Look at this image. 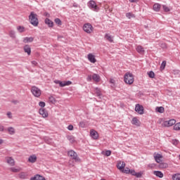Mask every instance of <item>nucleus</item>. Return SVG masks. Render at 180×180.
I'll return each mask as SVG.
<instances>
[{
	"label": "nucleus",
	"mask_w": 180,
	"mask_h": 180,
	"mask_svg": "<svg viewBox=\"0 0 180 180\" xmlns=\"http://www.w3.org/2000/svg\"><path fill=\"white\" fill-rule=\"evenodd\" d=\"M29 21L32 26H39V18L34 11H32L29 15Z\"/></svg>",
	"instance_id": "obj_1"
},
{
	"label": "nucleus",
	"mask_w": 180,
	"mask_h": 180,
	"mask_svg": "<svg viewBox=\"0 0 180 180\" xmlns=\"http://www.w3.org/2000/svg\"><path fill=\"white\" fill-rule=\"evenodd\" d=\"M124 81L125 84H128L129 85H131L134 82V77L133 74L128 72L124 75Z\"/></svg>",
	"instance_id": "obj_2"
},
{
	"label": "nucleus",
	"mask_w": 180,
	"mask_h": 180,
	"mask_svg": "<svg viewBox=\"0 0 180 180\" xmlns=\"http://www.w3.org/2000/svg\"><path fill=\"white\" fill-rule=\"evenodd\" d=\"M68 155L71 157V158H72L75 162H81V159L78 157V154H77L73 150H69L68 152Z\"/></svg>",
	"instance_id": "obj_3"
},
{
	"label": "nucleus",
	"mask_w": 180,
	"mask_h": 180,
	"mask_svg": "<svg viewBox=\"0 0 180 180\" xmlns=\"http://www.w3.org/2000/svg\"><path fill=\"white\" fill-rule=\"evenodd\" d=\"M31 92L32 95L35 96V98H40L41 95V90L39 89V87L36 86H32L31 88Z\"/></svg>",
	"instance_id": "obj_4"
},
{
	"label": "nucleus",
	"mask_w": 180,
	"mask_h": 180,
	"mask_svg": "<svg viewBox=\"0 0 180 180\" xmlns=\"http://www.w3.org/2000/svg\"><path fill=\"white\" fill-rule=\"evenodd\" d=\"M88 6L91 11H94V12H98L99 11V7L96 5V3L94 0H91L88 3Z\"/></svg>",
	"instance_id": "obj_5"
},
{
	"label": "nucleus",
	"mask_w": 180,
	"mask_h": 180,
	"mask_svg": "<svg viewBox=\"0 0 180 180\" xmlns=\"http://www.w3.org/2000/svg\"><path fill=\"white\" fill-rule=\"evenodd\" d=\"M54 83L58 84L60 86H61L63 88L64 86H68L71 85L72 84V82H71V81L61 82L60 80H55Z\"/></svg>",
	"instance_id": "obj_6"
},
{
	"label": "nucleus",
	"mask_w": 180,
	"mask_h": 180,
	"mask_svg": "<svg viewBox=\"0 0 180 180\" xmlns=\"http://www.w3.org/2000/svg\"><path fill=\"white\" fill-rule=\"evenodd\" d=\"M83 30L86 32V33H92L94 27H92V25H91L90 23H86L83 26Z\"/></svg>",
	"instance_id": "obj_7"
},
{
	"label": "nucleus",
	"mask_w": 180,
	"mask_h": 180,
	"mask_svg": "<svg viewBox=\"0 0 180 180\" xmlns=\"http://www.w3.org/2000/svg\"><path fill=\"white\" fill-rule=\"evenodd\" d=\"M135 111H136L139 115H144V107L140 104H136Z\"/></svg>",
	"instance_id": "obj_8"
},
{
	"label": "nucleus",
	"mask_w": 180,
	"mask_h": 180,
	"mask_svg": "<svg viewBox=\"0 0 180 180\" xmlns=\"http://www.w3.org/2000/svg\"><path fill=\"white\" fill-rule=\"evenodd\" d=\"M175 123H176L175 120H169L168 121L164 122L163 126H165V127H171V126H174Z\"/></svg>",
	"instance_id": "obj_9"
},
{
	"label": "nucleus",
	"mask_w": 180,
	"mask_h": 180,
	"mask_svg": "<svg viewBox=\"0 0 180 180\" xmlns=\"http://www.w3.org/2000/svg\"><path fill=\"white\" fill-rule=\"evenodd\" d=\"M39 115L42 116V117H49V112H47V110L44 108H40L39 110Z\"/></svg>",
	"instance_id": "obj_10"
},
{
	"label": "nucleus",
	"mask_w": 180,
	"mask_h": 180,
	"mask_svg": "<svg viewBox=\"0 0 180 180\" xmlns=\"http://www.w3.org/2000/svg\"><path fill=\"white\" fill-rule=\"evenodd\" d=\"M6 160L7 164H8V165H10L11 167L15 166V160L13 159L12 157L6 158Z\"/></svg>",
	"instance_id": "obj_11"
},
{
	"label": "nucleus",
	"mask_w": 180,
	"mask_h": 180,
	"mask_svg": "<svg viewBox=\"0 0 180 180\" xmlns=\"http://www.w3.org/2000/svg\"><path fill=\"white\" fill-rule=\"evenodd\" d=\"M90 136L94 139V140H98V137H99V135H98V131L91 129L90 131Z\"/></svg>",
	"instance_id": "obj_12"
},
{
	"label": "nucleus",
	"mask_w": 180,
	"mask_h": 180,
	"mask_svg": "<svg viewBox=\"0 0 180 180\" xmlns=\"http://www.w3.org/2000/svg\"><path fill=\"white\" fill-rule=\"evenodd\" d=\"M37 161V156L36 155H32L28 158V162H31L32 164H34Z\"/></svg>",
	"instance_id": "obj_13"
},
{
	"label": "nucleus",
	"mask_w": 180,
	"mask_h": 180,
	"mask_svg": "<svg viewBox=\"0 0 180 180\" xmlns=\"http://www.w3.org/2000/svg\"><path fill=\"white\" fill-rule=\"evenodd\" d=\"M23 50L25 53H27L28 56H30V54H32V48H30V46L29 45L24 46Z\"/></svg>",
	"instance_id": "obj_14"
},
{
	"label": "nucleus",
	"mask_w": 180,
	"mask_h": 180,
	"mask_svg": "<svg viewBox=\"0 0 180 180\" xmlns=\"http://www.w3.org/2000/svg\"><path fill=\"white\" fill-rule=\"evenodd\" d=\"M87 57H88V60H89V61H90V63H93L94 64H95V63L96 62V58H95V56H94V54L89 53L87 55Z\"/></svg>",
	"instance_id": "obj_15"
},
{
	"label": "nucleus",
	"mask_w": 180,
	"mask_h": 180,
	"mask_svg": "<svg viewBox=\"0 0 180 180\" xmlns=\"http://www.w3.org/2000/svg\"><path fill=\"white\" fill-rule=\"evenodd\" d=\"M161 158H162V155L161 154L158 153L154 155V159L155 160L156 162H158V164L162 162V160H161Z\"/></svg>",
	"instance_id": "obj_16"
},
{
	"label": "nucleus",
	"mask_w": 180,
	"mask_h": 180,
	"mask_svg": "<svg viewBox=\"0 0 180 180\" xmlns=\"http://www.w3.org/2000/svg\"><path fill=\"white\" fill-rule=\"evenodd\" d=\"M92 79L94 81V82H99L101 81V76L98 74H93L92 75Z\"/></svg>",
	"instance_id": "obj_17"
},
{
	"label": "nucleus",
	"mask_w": 180,
	"mask_h": 180,
	"mask_svg": "<svg viewBox=\"0 0 180 180\" xmlns=\"http://www.w3.org/2000/svg\"><path fill=\"white\" fill-rule=\"evenodd\" d=\"M45 24L49 26V27H53L54 26V22L49 18L45 19Z\"/></svg>",
	"instance_id": "obj_18"
},
{
	"label": "nucleus",
	"mask_w": 180,
	"mask_h": 180,
	"mask_svg": "<svg viewBox=\"0 0 180 180\" xmlns=\"http://www.w3.org/2000/svg\"><path fill=\"white\" fill-rule=\"evenodd\" d=\"M30 180H46V179L40 174H36L34 177H32Z\"/></svg>",
	"instance_id": "obj_19"
},
{
	"label": "nucleus",
	"mask_w": 180,
	"mask_h": 180,
	"mask_svg": "<svg viewBox=\"0 0 180 180\" xmlns=\"http://www.w3.org/2000/svg\"><path fill=\"white\" fill-rule=\"evenodd\" d=\"M104 38L105 40H108V41H110V43H113V37H112V35L105 34Z\"/></svg>",
	"instance_id": "obj_20"
},
{
	"label": "nucleus",
	"mask_w": 180,
	"mask_h": 180,
	"mask_svg": "<svg viewBox=\"0 0 180 180\" xmlns=\"http://www.w3.org/2000/svg\"><path fill=\"white\" fill-rule=\"evenodd\" d=\"M153 174L158 176V178L164 177V174L162 173V172H160V171H154Z\"/></svg>",
	"instance_id": "obj_21"
},
{
	"label": "nucleus",
	"mask_w": 180,
	"mask_h": 180,
	"mask_svg": "<svg viewBox=\"0 0 180 180\" xmlns=\"http://www.w3.org/2000/svg\"><path fill=\"white\" fill-rule=\"evenodd\" d=\"M160 9H161V4H155L153 5V11H155V12H160Z\"/></svg>",
	"instance_id": "obj_22"
},
{
	"label": "nucleus",
	"mask_w": 180,
	"mask_h": 180,
	"mask_svg": "<svg viewBox=\"0 0 180 180\" xmlns=\"http://www.w3.org/2000/svg\"><path fill=\"white\" fill-rule=\"evenodd\" d=\"M33 40H34V39L32 37H25L23 39V43H32V41H33Z\"/></svg>",
	"instance_id": "obj_23"
},
{
	"label": "nucleus",
	"mask_w": 180,
	"mask_h": 180,
	"mask_svg": "<svg viewBox=\"0 0 180 180\" xmlns=\"http://www.w3.org/2000/svg\"><path fill=\"white\" fill-rule=\"evenodd\" d=\"M131 123L135 126H140V121L139 120V119H137V117H134L132 119Z\"/></svg>",
	"instance_id": "obj_24"
},
{
	"label": "nucleus",
	"mask_w": 180,
	"mask_h": 180,
	"mask_svg": "<svg viewBox=\"0 0 180 180\" xmlns=\"http://www.w3.org/2000/svg\"><path fill=\"white\" fill-rule=\"evenodd\" d=\"M117 168L118 169H124V167H126V164L124 162H120V163L117 164Z\"/></svg>",
	"instance_id": "obj_25"
},
{
	"label": "nucleus",
	"mask_w": 180,
	"mask_h": 180,
	"mask_svg": "<svg viewBox=\"0 0 180 180\" xmlns=\"http://www.w3.org/2000/svg\"><path fill=\"white\" fill-rule=\"evenodd\" d=\"M95 93H96V95L97 96H98V98H101L102 96V93L101 91V89L99 88H96L95 89Z\"/></svg>",
	"instance_id": "obj_26"
},
{
	"label": "nucleus",
	"mask_w": 180,
	"mask_h": 180,
	"mask_svg": "<svg viewBox=\"0 0 180 180\" xmlns=\"http://www.w3.org/2000/svg\"><path fill=\"white\" fill-rule=\"evenodd\" d=\"M18 176L20 179H26V178H27V174L25 172H21L18 174Z\"/></svg>",
	"instance_id": "obj_27"
},
{
	"label": "nucleus",
	"mask_w": 180,
	"mask_h": 180,
	"mask_svg": "<svg viewBox=\"0 0 180 180\" xmlns=\"http://www.w3.org/2000/svg\"><path fill=\"white\" fill-rule=\"evenodd\" d=\"M9 134H11V136L15 134V128L10 127L7 129Z\"/></svg>",
	"instance_id": "obj_28"
},
{
	"label": "nucleus",
	"mask_w": 180,
	"mask_h": 180,
	"mask_svg": "<svg viewBox=\"0 0 180 180\" xmlns=\"http://www.w3.org/2000/svg\"><path fill=\"white\" fill-rule=\"evenodd\" d=\"M9 36L11 39H16V33L13 30L9 32Z\"/></svg>",
	"instance_id": "obj_29"
},
{
	"label": "nucleus",
	"mask_w": 180,
	"mask_h": 180,
	"mask_svg": "<svg viewBox=\"0 0 180 180\" xmlns=\"http://www.w3.org/2000/svg\"><path fill=\"white\" fill-rule=\"evenodd\" d=\"M136 51H138V53H140L141 54L144 53V48H143V46H138L136 47Z\"/></svg>",
	"instance_id": "obj_30"
},
{
	"label": "nucleus",
	"mask_w": 180,
	"mask_h": 180,
	"mask_svg": "<svg viewBox=\"0 0 180 180\" xmlns=\"http://www.w3.org/2000/svg\"><path fill=\"white\" fill-rule=\"evenodd\" d=\"M155 110L156 112H158V113H164V107H156Z\"/></svg>",
	"instance_id": "obj_31"
},
{
	"label": "nucleus",
	"mask_w": 180,
	"mask_h": 180,
	"mask_svg": "<svg viewBox=\"0 0 180 180\" xmlns=\"http://www.w3.org/2000/svg\"><path fill=\"white\" fill-rule=\"evenodd\" d=\"M172 179L173 180H180V174H174L172 175Z\"/></svg>",
	"instance_id": "obj_32"
},
{
	"label": "nucleus",
	"mask_w": 180,
	"mask_h": 180,
	"mask_svg": "<svg viewBox=\"0 0 180 180\" xmlns=\"http://www.w3.org/2000/svg\"><path fill=\"white\" fill-rule=\"evenodd\" d=\"M54 22L56 25H58V26H61V25H63V22H61V20H60V18H56L54 20Z\"/></svg>",
	"instance_id": "obj_33"
},
{
	"label": "nucleus",
	"mask_w": 180,
	"mask_h": 180,
	"mask_svg": "<svg viewBox=\"0 0 180 180\" xmlns=\"http://www.w3.org/2000/svg\"><path fill=\"white\" fill-rule=\"evenodd\" d=\"M166 65H167V61H165V60L162 61V63L160 65V70L162 71V70H165Z\"/></svg>",
	"instance_id": "obj_34"
},
{
	"label": "nucleus",
	"mask_w": 180,
	"mask_h": 180,
	"mask_svg": "<svg viewBox=\"0 0 180 180\" xmlns=\"http://www.w3.org/2000/svg\"><path fill=\"white\" fill-rule=\"evenodd\" d=\"M17 30L19 33H23V32H25V27L23 26H18L17 27Z\"/></svg>",
	"instance_id": "obj_35"
},
{
	"label": "nucleus",
	"mask_w": 180,
	"mask_h": 180,
	"mask_svg": "<svg viewBox=\"0 0 180 180\" xmlns=\"http://www.w3.org/2000/svg\"><path fill=\"white\" fill-rule=\"evenodd\" d=\"M102 154H103V155H105L106 157H109L112 154V151L110 150H105V152L103 151Z\"/></svg>",
	"instance_id": "obj_36"
},
{
	"label": "nucleus",
	"mask_w": 180,
	"mask_h": 180,
	"mask_svg": "<svg viewBox=\"0 0 180 180\" xmlns=\"http://www.w3.org/2000/svg\"><path fill=\"white\" fill-rule=\"evenodd\" d=\"M159 167L160 168H168V164L160 162V163L159 165Z\"/></svg>",
	"instance_id": "obj_37"
},
{
	"label": "nucleus",
	"mask_w": 180,
	"mask_h": 180,
	"mask_svg": "<svg viewBox=\"0 0 180 180\" xmlns=\"http://www.w3.org/2000/svg\"><path fill=\"white\" fill-rule=\"evenodd\" d=\"M148 75L149 78H154L155 77V73H154V72L153 71H150L149 72H148Z\"/></svg>",
	"instance_id": "obj_38"
},
{
	"label": "nucleus",
	"mask_w": 180,
	"mask_h": 180,
	"mask_svg": "<svg viewBox=\"0 0 180 180\" xmlns=\"http://www.w3.org/2000/svg\"><path fill=\"white\" fill-rule=\"evenodd\" d=\"M10 171H11V172H20V169H17V168H15V167H11Z\"/></svg>",
	"instance_id": "obj_39"
},
{
	"label": "nucleus",
	"mask_w": 180,
	"mask_h": 180,
	"mask_svg": "<svg viewBox=\"0 0 180 180\" xmlns=\"http://www.w3.org/2000/svg\"><path fill=\"white\" fill-rule=\"evenodd\" d=\"M68 140H69V141L70 143H74V141H75V139L74 138L73 136H68Z\"/></svg>",
	"instance_id": "obj_40"
},
{
	"label": "nucleus",
	"mask_w": 180,
	"mask_h": 180,
	"mask_svg": "<svg viewBox=\"0 0 180 180\" xmlns=\"http://www.w3.org/2000/svg\"><path fill=\"white\" fill-rule=\"evenodd\" d=\"M174 130H176V131L180 130V122L174 124Z\"/></svg>",
	"instance_id": "obj_41"
},
{
	"label": "nucleus",
	"mask_w": 180,
	"mask_h": 180,
	"mask_svg": "<svg viewBox=\"0 0 180 180\" xmlns=\"http://www.w3.org/2000/svg\"><path fill=\"white\" fill-rule=\"evenodd\" d=\"M122 172L124 174H130V169L126 167L125 169H122Z\"/></svg>",
	"instance_id": "obj_42"
},
{
	"label": "nucleus",
	"mask_w": 180,
	"mask_h": 180,
	"mask_svg": "<svg viewBox=\"0 0 180 180\" xmlns=\"http://www.w3.org/2000/svg\"><path fill=\"white\" fill-rule=\"evenodd\" d=\"M143 176V172H136L135 176H136V178H141V176Z\"/></svg>",
	"instance_id": "obj_43"
},
{
	"label": "nucleus",
	"mask_w": 180,
	"mask_h": 180,
	"mask_svg": "<svg viewBox=\"0 0 180 180\" xmlns=\"http://www.w3.org/2000/svg\"><path fill=\"white\" fill-rule=\"evenodd\" d=\"M49 101L51 102V103H56V98H54V97L51 96L49 97Z\"/></svg>",
	"instance_id": "obj_44"
},
{
	"label": "nucleus",
	"mask_w": 180,
	"mask_h": 180,
	"mask_svg": "<svg viewBox=\"0 0 180 180\" xmlns=\"http://www.w3.org/2000/svg\"><path fill=\"white\" fill-rule=\"evenodd\" d=\"M39 106H40L41 108H44V106H46V103L43 102V101H40L39 103Z\"/></svg>",
	"instance_id": "obj_45"
},
{
	"label": "nucleus",
	"mask_w": 180,
	"mask_h": 180,
	"mask_svg": "<svg viewBox=\"0 0 180 180\" xmlns=\"http://www.w3.org/2000/svg\"><path fill=\"white\" fill-rule=\"evenodd\" d=\"M127 18H128L129 19H130L131 18H133V16H134L133 14H131V13H127L126 14Z\"/></svg>",
	"instance_id": "obj_46"
},
{
	"label": "nucleus",
	"mask_w": 180,
	"mask_h": 180,
	"mask_svg": "<svg viewBox=\"0 0 180 180\" xmlns=\"http://www.w3.org/2000/svg\"><path fill=\"white\" fill-rule=\"evenodd\" d=\"M31 63L34 67H37V65H39V63H37L36 60H32Z\"/></svg>",
	"instance_id": "obj_47"
},
{
	"label": "nucleus",
	"mask_w": 180,
	"mask_h": 180,
	"mask_svg": "<svg viewBox=\"0 0 180 180\" xmlns=\"http://www.w3.org/2000/svg\"><path fill=\"white\" fill-rule=\"evenodd\" d=\"M6 130L5 127L0 124V131H6Z\"/></svg>",
	"instance_id": "obj_48"
},
{
	"label": "nucleus",
	"mask_w": 180,
	"mask_h": 180,
	"mask_svg": "<svg viewBox=\"0 0 180 180\" xmlns=\"http://www.w3.org/2000/svg\"><path fill=\"white\" fill-rule=\"evenodd\" d=\"M129 174H131V175H133L134 176H135L136 171L134 169H131V170H129Z\"/></svg>",
	"instance_id": "obj_49"
},
{
	"label": "nucleus",
	"mask_w": 180,
	"mask_h": 180,
	"mask_svg": "<svg viewBox=\"0 0 180 180\" xmlns=\"http://www.w3.org/2000/svg\"><path fill=\"white\" fill-rule=\"evenodd\" d=\"M79 127H82V129H84L85 127V122H79Z\"/></svg>",
	"instance_id": "obj_50"
},
{
	"label": "nucleus",
	"mask_w": 180,
	"mask_h": 180,
	"mask_svg": "<svg viewBox=\"0 0 180 180\" xmlns=\"http://www.w3.org/2000/svg\"><path fill=\"white\" fill-rule=\"evenodd\" d=\"M163 10L165 12H169V8L167 6H163Z\"/></svg>",
	"instance_id": "obj_51"
},
{
	"label": "nucleus",
	"mask_w": 180,
	"mask_h": 180,
	"mask_svg": "<svg viewBox=\"0 0 180 180\" xmlns=\"http://www.w3.org/2000/svg\"><path fill=\"white\" fill-rule=\"evenodd\" d=\"M148 168H155V163H150L148 165Z\"/></svg>",
	"instance_id": "obj_52"
},
{
	"label": "nucleus",
	"mask_w": 180,
	"mask_h": 180,
	"mask_svg": "<svg viewBox=\"0 0 180 180\" xmlns=\"http://www.w3.org/2000/svg\"><path fill=\"white\" fill-rule=\"evenodd\" d=\"M87 81L89 82L91 81H92V76L91 75H88L87 78H86Z\"/></svg>",
	"instance_id": "obj_53"
},
{
	"label": "nucleus",
	"mask_w": 180,
	"mask_h": 180,
	"mask_svg": "<svg viewBox=\"0 0 180 180\" xmlns=\"http://www.w3.org/2000/svg\"><path fill=\"white\" fill-rule=\"evenodd\" d=\"M7 116H8V119H12V112H8Z\"/></svg>",
	"instance_id": "obj_54"
},
{
	"label": "nucleus",
	"mask_w": 180,
	"mask_h": 180,
	"mask_svg": "<svg viewBox=\"0 0 180 180\" xmlns=\"http://www.w3.org/2000/svg\"><path fill=\"white\" fill-rule=\"evenodd\" d=\"M68 129H69V130H74V126H72V125H69L68 127Z\"/></svg>",
	"instance_id": "obj_55"
},
{
	"label": "nucleus",
	"mask_w": 180,
	"mask_h": 180,
	"mask_svg": "<svg viewBox=\"0 0 180 180\" xmlns=\"http://www.w3.org/2000/svg\"><path fill=\"white\" fill-rule=\"evenodd\" d=\"M161 47H162V49H167V44L162 43V44H161Z\"/></svg>",
	"instance_id": "obj_56"
},
{
	"label": "nucleus",
	"mask_w": 180,
	"mask_h": 180,
	"mask_svg": "<svg viewBox=\"0 0 180 180\" xmlns=\"http://www.w3.org/2000/svg\"><path fill=\"white\" fill-rule=\"evenodd\" d=\"M44 16H46V18H50V13H47V12L44 13Z\"/></svg>",
	"instance_id": "obj_57"
},
{
	"label": "nucleus",
	"mask_w": 180,
	"mask_h": 180,
	"mask_svg": "<svg viewBox=\"0 0 180 180\" xmlns=\"http://www.w3.org/2000/svg\"><path fill=\"white\" fill-rule=\"evenodd\" d=\"M115 79H110V84H112L113 85H115Z\"/></svg>",
	"instance_id": "obj_58"
},
{
	"label": "nucleus",
	"mask_w": 180,
	"mask_h": 180,
	"mask_svg": "<svg viewBox=\"0 0 180 180\" xmlns=\"http://www.w3.org/2000/svg\"><path fill=\"white\" fill-rule=\"evenodd\" d=\"M173 144H174V146H176V145L178 144V140L175 139V140L174 141V142H173Z\"/></svg>",
	"instance_id": "obj_59"
},
{
	"label": "nucleus",
	"mask_w": 180,
	"mask_h": 180,
	"mask_svg": "<svg viewBox=\"0 0 180 180\" xmlns=\"http://www.w3.org/2000/svg\"><path fill=\"white\" fill-rule=\"evenodd\" d=\"M129 2H131L132 4L134 2H137V0H129Z\"/></svg>",
	"instance_id": "obj_60"
},
{
	"label": "nucleus",
	"mask_w": 180,
	"mask_h": 180,
	"mask_svg": "<svg viewBox=\"0 0 180 180\" xmlns=\"http://www.w3.org/2000/svg\"><path fill=\"white\" fill-rule=\"evenodd\" d=\"M4 143V140L0 139V144H2Z\"/></svg>",
	"instance_id": "obj_61"
},
{
	"label": "nucleus",
	"mask_w": 180,
	"mask_h": 180,
	"mask_svg": "<svg viewBox=\"0 0 180 180\" xmlns=\"http://www.w3.org/2000/svg\"><path fill=\"white\" fill-rule=\"evenodd\" d=\"M179 160H180V155H179Z\"/></svg>",
	"instance_id": "obj_62"
},
{
	"label": "nucleus",
	"mask_w": 180,
	"mask_h": 180,
	"mask_svg": "<svg viewBox=\"0 0 180 180\" xmlns=\"http://www.w3.org/2000/svg\"><path fill=\"white\" fill-rule=\"evenodd\" d=\"M101 180H105V179H101Z\"/></svg>",
	"instance_id": "obj_63"
}]
</instances>
